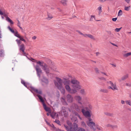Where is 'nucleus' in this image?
Segmentation results:
<instances>
[{
  "instance_id": "f257e3e1",
  "label": "nucleus",
  "mask_w": 131,
  "mask_h": 131,
  "mask_svg": "<svg viewBox=\"0 0 131 131\" xmlns=\"http://www.w3.org/2000/svg\"><path fill=\"white\" fill-rule=\"evenodd\" d=\"M8 13L7 11L3 8H1V15L2 18L3 19L5 18H6V20L11 25L14 24L13 21L8 17Z\"/></svg>"
},
{
  "instance_id": "f03ea898",
  "label": "nucleus",
  "mask_w": 131,
  "mask_h": 131,
  "mask_svg": "<svg viewBox=\"0 0 131 131\" xmlns=\"http://www.w3.org/2000/svg\"><path fill=\"white\" fill-rule=\"evenodd\" d=\"M36 63L40 65L42 69L46 73L49 74V73L50 70L48 66L43 62H41L39 61L36 62Z\"/></svg>"
},
{
  "instance_id": "7ed1b4c3",
  "label": "nucleus",
  "mask_w": 131,
  "mask_h": 131,
  "mask_svg": "<svg viewBox=\"0 0 131 131\" xmlns=\"http://www.w3.org/2000/svg\"><path fill=\"white\" fill-rule=\"evenodd\" d=\"M71 83L73 84L72 85V86L73 89L78 90L81 88V86L80 85V82L76 79H72L71 81Z\"/></svg>"
},
{
  "instance_id": "20e7f679",
  "label": "nucleus",
  "mask_w": 131,
  "mask_h": 131,
  "mask_svg": "<svg viewBox=\"0 0 131 131\" xmlns=\"http://www.w3.org/2000/svg\"><path fill=\"white\" fill-rule=\"evenodd\" d=\"M92 119L91 118H90L88 120V121H86V124L90 128L95 131L96 130V128H95V123L92 121Z\"/></svg>"
},
{
  "instance_id": "39448f33",
  "label": "nucleus",
  "mask_w": 131,
  "mask_h": 131,
  "mask_svg": "<svg viewBox=\"0 0 131 131\" xmlns=\"http://www.w3.org/2000/svg\"><path fill=\"white\" fill-rule=\"evenodd\" d=\"M56 79L57 80L58 82L56 81H54V84L57 87L58 89H60L61 88V86L62 85V80L57 77H56Z\"/></svg>"
},
{
  "instance_id": "423d86ee",
  "label": "nucleus",
  "mask_w": 131,
  "mask_h": 131,
  "mask_svg": "<svg viewBox=\"0 0 131 131\" xmlns=\"http://www.w3.org/2000/svg\"><path fill=\"white\" fill-rule=\"evenodd\" d=\"M27 88L30 90L32 93L33 92H35L40 94H41L42 93L41 91H39L37 89H35L34 88L31 86L30 84V85Z\"/></svg>"
},
{
  "instance_id": "0eeeda50",
  "label": "nucleus",
  "mask_w": 131,
  "mask_h": 131,
  "mask_svg": "<svg viewBox=\"0 0 131 131\" xmlns=\"http://www.w3.org/2000/svg\"><path fill=\"white\" fill-rule=\"evenodd\" d=\"M35 69L37 75L40 78V74L42 73V71L38 65H36L35 67Z\"/></svg>"
},
{
  "instance_id": "6e6552de",
  "label": "nucleus",
  "mask_w": 131,
  "mask_h": 131,
  "mask_svg": "<svg viewBox=\"0 0 131 131\" xmlns=\"http://www.w3.org/2000/svg\"><path fill=\"white\" fill-rule=\"evenodd\" d=\"M73 128L70 127V131H76L78 128V125L76 123H74L73 124Z\"/></svg>"
},
{
  "instance_id": "1a4fd4ad",
  "label": "nucleus",
  "mask_w": 131,
  "mask_h": 131,
  "mask_svg": "<svg viewBox=\"0 0 131 131\" xmlns=\"http://www.w3.org/2000/svg\"><path fill=\"white\" fill-rule=\"evenodd\" d=\"M66 99L67 101L71 103L72 102L73 100V97L72 95L70 94H68L66 96Z\"/></svg>"
},
{
  "instance_id": "9d476101",
  "label": "nucleus",
  "mask_w": 131,
  "mask_h": 131,
  "mask_svg": "<svg viewBox=\"0 0 131 131\" xmlns=\"http://www.w3.org/2000/svg\"><path fill=\"white\" fill-rule=\"evenodd\" d=\"M83 115L86 118L88 119V120H89V118H91V115L90 112L88 111H85Z\"/></svg>"
},
{
  "instance_id": "9b49d317",
  "label": "nucleus",
  "mask_w": 131,
  "mask_h": 131,
  "mask_svg": "<svg viewBox=\"0 0 131 131\" xmlns=\"http://www.w3.org/2000/svg\"><path fill=\"white\" fill-rule=\"evenodd\" d=\"M44 109L45 110L47 111L49 113H51V110L50 108L49 107H47L46 104H44L43 105Z\"/></svg>"
},
{
  "instance_id": "f8f14e48",
  "label": "nucleus",
  "mask_w": 131,
  "mask_h": 131,
  "mask_svg": "<svg viewBox=\"0 0 131 131\" xmlns=\"http://www.w3.org/2000/svg\"><path fill=\"white\" fill-rule=\"evenodd\" d=\"M21 83L23 84L25 87L28 88V87L30 85V83L28 82H25V81L21 80Z\"/></svg>"
},
{
  "instance_id": "ddd939ff",
  "label": "nucleus",
  "mask_w": 131,
  "mask_h": 131,
  "mask_svg": "<svg viewBox=\"0 0 131 131\" xmlns=\"http://www.w3.org/2000/svg\"><path fill=\"white\" fill-rule=\"evenodd\" d=\"M73 106L74 108L75 109V110L78 112L80 111V109L79 108V106L77 104L74 103L73 104Z\"/></svg>"
},
{
  "instance_id": "4468645a",
  "label": "nucleus",
  "mask_w": 131,
  "mask_h": 131,
  "mask_svg": "<svg viewBox=\"0 0 131 131\" xmlns=\"http://www.w3.org/2000/svg\"><path fill=\"white\" fill-rule=\"evenodd\" d=\"M41 81L42 82L46 84H47L48 83L49 81L45 77H43V79H42Z\"/></svg>"
},
{
  "instance_id": "2eb2a0df",
  "label": "nucleus",
  "mask_w": 131,
  "mask_h": 131,
  "mask_svg": "<svg viewBox=\"0 0 131 131\" xmlns=\"http://www.w3.org/2000/svg\"><path fill=\"white\" fill-rule=\"evenodd\" d=\"M64 80L63 82V84L65 85L70 84V81L69 80H67L66 79H64Z\"/></svg>"
},
{
  "instance_id": "dca6fc26",
  "label": "nucleus",
  "mask_w": 131,
  "mask_h": 131,
  "mask_svg": "<svg viewBox=\"0 0 131 131\" xmlns=\"http://www.w3.org/2000/svg\"><path fill=\"white\" fill-rule=\"evenodd\" d=\"M61 101L63 105H68L65 98L62 97L61 98Z\"/></svg>"
},
{
  "instance_id": "f3484780",
  "label": "nucleus",
  "mask_w": 131,
  "mask_h": 131,
  "mask_svg": "<svg viewBox=\"0 0 131 131\" xmlns=\"http://www.w3.org/2000/svg\"><path fill=\"white\" fill-rule=\"evenodd\" d=\"M19 50L22 51V52H24L25 50L24 45L22 44L19 46Z\"/></svg>"
},
{
  "instance_id": "a211bd4d",
  "label": "nucleus",
  "mask_w": 131,
  "mask_h": 131,
  "mask_svg": "<svg viewBox=\"0 0 131 131\" xmlns=\"http://www.w3.org/2000/svg\"><path fill=\"white\" fill-rule=\"evenodd\" d=\"M47 15L48 17L47 18V19L48 20H50L53 18L52 14L51 13L47 12Z\"/></svg>"
},
{
  "instance_id": "6ab92c4d",
  "label": "nucleus",
  "mask_w": 131,
  "mask_h": 131,
  "mask_svg": "<svg viewBox=\"0 0 131 131\" xmlns=\"http://www.w3.org/2000/svg\"><path fill=\"white\" fill-rule=\"evenodd\" d=\"M37 96L38 97L41 102L42 103L43 105L44 104H45L43 99L41 96L40 95H38Z\"/></svg>"
},
{
  "instance_id": "aec40b11",
  "label": "nucleus",
  "mask_w": 131,
  "mask_h": 131,
  "mask_svg": "<svg viewBox=\"0 0 131 131\" xmlns=\"http://www.w3.org/2000/svg\"><path fill=\"white\" fill-rule=\"evenodd\" d=\"M75 99L78 101H81L82 100V97L79 95H76L75 96Z\"/></svg>"
},
{
  "instance_id": "412c9836",
  "label": "nucleus",
  "mask_w": 131,
  "mask_h": 131,
  "mask_svg": "<svg viewBox=\"0 0 131 131\" xmlns=\"http://www.w3.org/2000/svg\"><path fill=\"white\" fill-rule=\"evenodd\" d=\"M76 89H71L70 90V91H69V92L72 94H74L76 93L77 91L76 90Z\"/></svg>"
},
{
  "instance_id": "4be33fe9",
  "label": "nucleus",
  "mask_w": 131,
  "mask_h": 131,
  "mask_svg": "<svg viewBox=\"0 0 131 131\" xmlns=\"http://www.w3.org/2000/svg\"><path fill=\"white\" fill-rule=\"evenodd\" d=\"M60 2L63 5L66 6L67 5V0H61Z\"/></svg>"
},
{
  "instance_id": "5701e85b",
  "label": "nucleus",
  "mask_w": 131,
  "mask_h": 131,
  "mask_svg": "<svg viewBox=\"0 0 131 131\" xmlns=\"http://www.w3.org/2000/svg\"><path fill=\"white\" fill-rule=\"evenodd\" d=\"M71 120L72 122H78L77 118L76 117L74 116H73L72 118H71Z\"/></svg>"
},
{
  "instance_id": "b1692460",
  "label": "nucleus",
  "mask_w": 131,
  "mask_h": 131,
  "mask_svg": "<svg viewBox=\"0 0 131 131\" xmlns=\"http://www.w3.org/2000/svg\"><path fill=\"white\" fill-rule=\"evenodd\" d=\"M67 110V108L66 107H62L61 111L63 113H66Z\"/></svg>"
},
{
  "instance_id": "393cba45",
  "label": "nucleus",
  "mask_w": 131,
  "mask_h": 131,
  "mask_svg": "<svg viewBox=\"0 0 131 131\" xmlns=\"http://www.w3.org/2000/svg\"><path fill=\"white\" fill-rule=\"evenodd\" d=\"M65 87L66 90L68 92H69V91H70V90L71 89L69 86V84L65 85Z\"/></svg>"
},
{
  "instance_id": "a878e982",
  "label": "nucleus",
  "mask_w": 131,
  "mask_h": 131,
  "mask_svg": "<svg viewBox=\"0 0 131 131\" xmlns=\"http://www.w3.org/2000/svg\"><path fill=\"white\" fill-rule=\"evenodd\" d=\"M128 77V74H126L125 75H124L122 77V80H124L126 79Z\"/></svg>"
},
{
  "instance_id": "bb28decb",
  "label": "nucleus",
  "mask_w": 131,
  "mask_h": 131,
  "mask_svg": "<svg viewBox=\"0 0 131 131\" xmlns=\"http://www.w3.org/2000/svg\"><path fill=\"white\" fill-rule=\"evenodd\" d=\"M50 114V115L52 118L54 119L55 118L54 117L56 115V113L55 112H52L51 113H51Z\"/></svg>"
},
{
  "instance_id": "cd10ccee",
  "label": "nucleus",
  "mask_w": 131,
  "mask_h": 131,
  "mask_svg": "<svg viewBox=\"0 0 131 131\" xmlns=\"http://www.w3.org/2000/svg\"><path fill=\"white\" fill-rule=\"evenodd\" d=\"M81 125L83 127L86 128V127H87L86 124L83 121H82L81 122Z\"/></svg>"
},
{
  "instance_id": "c85d7f7f",
  "label": "nucleus",
  "mask_w": 131,
  "mask_h": 131,
  "mask_svg": "<svg viewBox=\"0 0 131 131\" xmlns=\"http://www.w3.org/2000/svg\"><path fill=\"white\" fill-rule=\"evenodd\" d=\"M7 28L13 34H15V32L14 30L13 29H12L9 26H8L7 27Z\"/></svg>"
},
{
  "instance_id": "c756f323",
  "label": "nucleus",
  "mask_w": 131,
  "mask_h": 131,
  "mask_svg": "<svg viewBox=\"0 0 131 131\" xmlns=\"http://www.w3.org/2000/svg\"><path fill=\"white\" fill-rule=\"evenodd\" d=\"M59 90H60L61 93L63 94H64L65 93V90L64 88L62 86H61V88L60 89H58Z\"/></svg>"
},
{
  "instance_id": "7c9ffc66",
  "label": "nucleus",
  "mask_w": 131,
  "mask_h": 131,
  "mask_svg": "<svg viewBox=\"0 0 131 131\" xmlns=\"http://www.w3.org/2000/svg\"><path fill=\"white\" fill-rule=\"evenodd\" d=\"M130 55H131V52L123 54L124 57L125 58L127 57Z\"/></svg>"
},
{
  "instance_id": "2f4dec72",
  "label": "nucleus",
  "mask_w": 131,
  "mask_h": 131,
  "mask_svg": "<svg viewBox=\"0 0 131 131\" xmlns=\"http://www.w3.org/2000/svg\"><path fill=\"white\" fill-rule=\"evenodd\" d=\"M4 55V51L3 49L1 50V57H3Z\"/></svg>"
},
{
  "instance_id": "473e14b6",
  "label": "nucleus",
  "mask_w": 131,
  "mask_h": 131,
  "mask_svg": "<svg viewBox=\"0 0 131 131\" xmlns=\"http://www.w3.org/2000/svg\"><path fill=\"white\" fill-rule=\"evenodd\" d=\"M14 34L15 36L16 37H17L18 38L20 37V36H21L18 34V32L17 31H15Z\"/></svg>"
},
{
  "instance_id": "72a5a7b5",
  "label": "nucleus",
  "mask_w": 131,
  "mask_h": 131,
  "mask_svg": "<svg viewBox=\"0 0 131 131\" xmlns=\"http://www.w3.org/2000/svg\"><path fill=\"white\" fill-rule=\"evenodd\" d=\"M88 37L93 40H95V39L94 38V37H93V36L91 34H88Z\"/></svg>"
},
{
  "instance_id": "f704fd0d",
  "label": "nucleus",
  "mask_w": 131,
  "mask_h": 131,
  "mask_svg": "<svg viewBox=\"0 0 131 131\" xmlns=\"http://www.w3.org/2000/svg\"><path fill=\"white\" fill-rule=\"evenodd\" d=\"M104 114L105 115L109 116H112L113 115V113H110L108 112H105Z\"/></svg>"
},
{
  "instance_id": "c9c22d12",
  "label": "nucleus",
  "mask_w": 131,
  "mask_h": 131,
  "mask_svg": "<svg viewBox=\"0 0 131 131\" xmlns=\"http://www.w3.org/2000/svg\"><path fill=\"white\" fill-rule=\"evenodd\" d=\"M111 86L113 88V89H112L113 90H117V87H116V85L114 84L113 83V84H112Z\"/></svg>"
},
{
  "instance_id": "e433bc0d",
  "label": "nucleus",
  "mask_w": 131,
  "mask_h": 131,
  "mask_svg": "<svg viewBox=\"0 0 131 131\" xmlns=\"http://www.w3.org/2000/svg\"><path fill=\"white\" fill-rule=\"evenodd\" d=\"M16 41L18 45V46H20V44L21 43V41L20 40H18V39H16Z\"/></svg>"
},
{
  "instance_id": "4c0bfd02",
  "label": "nucleus",
  "mask_w": 131,
  "mask_h": 131,
  "mask_svg": "<svg viewBox=\"0 0 131 131\" xmlns=\"http://www.w3.org/2000/svg\"><path fill=\"white\" fill-rule=\"evenodd\" d=\"M100 91L101 92H102L104 93H107L108 92V90L106 89H101Z\"/></svg>"
},
{
  "instance_id": "58836bf2",
  "label": "nucleus",
  "mask_w": 131,
  "mask_h": 131,
  "mask_svg": "<svg viewBox=\"0 0 131 131\" xmlns=\"http://www.w3.org/2000/svg\"><path fill=\"white\" fill-rule=\"evenodd\" d=\"M122 10H120L118 13V16H121L122 15Z\"/></svg>"
},
{
  "instance_id": "ea45409f",
  "label": "nucleus",
  "mask_w": 131,
  "mask_h": 131,
  "mask_svg": "<svg viewBox=\"0 0 131 131\" xmlns=\"http://www.w3.org/2000/svg\"><path fill=\"white\" fill-rule=\"evenodd\" d=\"M78 131H85V129L83 128L79 127L78 128Z\"/></svg>"
},
{
  "instance_id": "a19ab883",
  "label": "nucleus",
  "mask_w": 131,
  "mask_h": 131,
  "mask_svg": "<svg viewBox=\"0 0 131 131\" xmlns=\"http://www.w3.org/2000/svg\"><path fill=\"white\" fill-rule=\"evenodd\" d=\"M130 7V6H129L128 7L125 6V7L124 9L125 10L128 11L129 9V8Z\"/></svg>"
},
{
  "instance_id": "79ce46f5",
  "label": "nucleus",
  "mask_w": 131,
  "mask_h": 131,
  "mask_svg": "<svg viewBox=\"0 0 131 131\" xmlns=\"http://www.w3.org/2000/svg\"><path fill=\"white\" fill-rule=\"evenodd\" d=\"M54 129L56 131H61V130L59 129L58 128H57L56 127H55L54 126L53 127Z\"/></svg>"
},
{
  "instance_id": "37998d69",
  "label": "nucleus",
  "mask_w": 131,
  "mask_h": 131,
  "mask_svg": "<svg viewBox=\"0 0 131 131\" xmlns=\"http://www.w3.org/2000/svg\"><path fill=\"white\" fill-rule=\"evenodd\" d=\"M87 108H89V109H86L87 110L90 111V110H91L92 109V106H91V105L90 104H89L88 105V107Z\"/></svg>"
},
{
  "instance_id": "c03bdc74",
  "label": "nucleus",
  "mask_w": 131,
  "mask_h": 131,
  "mask_svg": "<svg viewBox=\"0 0 131 131\" xmlns=\"http://www.w3.org/2000/svg\"><path fill=\"white\" fill-rule=\"evenodd\" d=\"M54 122L57 123L59 125H61V124H60V122L59 120H56L55 121H54Z\"/></svg>"
},
{
  "instance_id": "a18cd8bd",
  "label": "nucleus",
  "mask_w": 131,
  "mask_h": 131,
  "mask_svg": "<svg viewBox=\"0 0 131 131\" xmlns=\"http://www.w3.org/2000/svg\"><path fill=\"white\" fill-rule=\"evenodd\" d=\"M121 28H116L115 29V30L116 32H118L120 31Z\"/></svg>"
},
{
  "instance_id": "49530a36",
  "label": "nucleus",
  "mask_w": 131,
  "mask_h": 131,
  "mask_svg": "<svg viewBox=\"0 0 131 131\" xmlns=\"http://www.w3.org/2000/svg\"><path fill=\"white\" fill-rule=\"evenodd\" d=\"M80 92L82 94H85V91L84 89H82L81 90Z\"/></svg>"
},
{
  "instance_id": "de8ad7c7",
  "label": "nucleus",
  "mask_w": 131,
  "mask_h": 131,
  "mask_svg": "<svg viewBox=\"0 0 131 131\" xmlns=\"http://www.w3.org/2000/svg\"><path fill=\"white\" fill-rule=\"evenodd\" d=\"M95 71L96 73H99V71L97 68H96L95 69Z\"/></svg>"
},
{
  "instance_id": "09e8293b",
  "label": "nucleus",
  "mask_w": 131,
  "mask_h": 131,
  "mask_svg": "<svg viewBox=\"0 0 131 131\" xmlns=\"http://www.w3.org/2000/svg\"><path fill=\"white\" fill-rule=\"evenodd\" d=\"M19 38H20V41L21 40L24 42H25L26 41L24 39H23V37H21V36H20V37Z\"/></svg>"
},
{
  "instance_id": "8fccbe9b",
  "label": "nucleus",
  "mask_w": 131,
  "mask_h": 131,
  "mask_svg": "<svg viewBox=\"0 0 131 131\" xmlns=\"http://www.w3.org/2000/svg\"><path fill=\"white\" fill-rule=\"evenodd\" d=\"M64 126L66 128V129L68 131H69V127L68 126L65 125H64Z\"/></svg>"
},
{
  "instance_id": "3c124183",
  "label": "nucleus",
  "mask_w": 131,
  "mask_h": 131,
  "mask_svg": "<svg viewBox=\"0 0 131 131\" xmlns=\"http://www.w3.org/2000/svg\"><path fill=\"white\" fill-rule=\"evenodd\" d=\"M17 20L18 21V23H17V25L18 27H20V23L19 20L17 19Z\"/></svg>"
},
{
  "instance_id": "603ef678",
  "label": "nucleus",
  "mask_w": 131,
  "mask_h": 131,
  "mask_svg": "<svg viewBox=\"0 0 131 131\" xmlns=\"http://www.w3.org/2000/svg\"><path fill=\"white\" fill-rule=\"evenodd\" d=\"M126 102L127 104H128L129 105H131V103L130 102V100L127 101Z\"/></svg>"
},
{
  "instance_id": "864d4df0",
  "label": "nucleus",
  "mask_w": 131,
  "mask_h": 131,
  "mask_svg": "<svg viewBox=\"0 0 131 131\" xmlns=\"http://www.w3.org/2000/svg\"><path fill=\"white\" fill-rule=\"evenodd\" d=\"M117 127V126L116 125H112V128L113 129L116 128Z\"/></svg>"
},
{
  "instance_id": "5fc2aeb1",
  "label": "nucleus",
  "mask_w": 131,
  "mask_h": 131,
  "mask_svg": "<svg viewBox=\"0 0 131 131\" xmlns=\"http://www.w3.org/2000/svg\"><path fill=\"white\" fill-rule=\"evenodd\" d=\"M99 78L100 80H104L105 81H106V79L103 77H101V78Z\"/></svg>"
},
{
  "instance_id": "6e6d98bb",
  "label": "nucleus",
  "mask_w": 131,
  "mask_h": 131,
  "mask_svg": "<svg viewBox=\"0 0 131 131\" xmlns=\"http://www.w3.org/2000/svg\"><path fill=\"white\" fill-rule=\"evenodd\" d=\"M74 114L77 116L79 115V114L76 112H74Z\"/></svg>"
},
{
  "instance_id": "4d7b16f0",
  "label": "nucleus",
  "mask_w": 131,
  "mask_h": 131,
  "mask_svg": "<svg viewBox=\"0 0 131 131\" xmlns=\"http://www.w3.org/2000/svg\"><path fill=\"white\" fill-rule=\"evenodd\" d=\"M106 126L107 127H111L112 128V125H111L110 124H108Z\"/></svg>"
},
{
  "instance_id": "13d9d810",
  "label": "nucleus",
  "mask_w": 131,
  "mask_h": 131,
  "mask_svg": "<svg viewBox=\"0 0 131 131\" xmlns=\"http://www.w3.org/2000/svg\"><path fill=\"white\" fill-rule=\"evenodd\" d=\"M117 19V18L116 17L115 18H113L112 19V20L114 21H115Z\"/></svg>"
},
{
  "instance_id": "bf43d9fd",
  "label": "nucleus",
  "mask_w": 131,
  "mask_h": 131,
  "mask_svg": "<svg viewBox=\"0 0 131 131\" xmlns=\"http://www.w3.org/2000/svg\"><path fill=\"white\" fill-rule=\"evenodd\" d=\"M106 31L107 33L109 35H111L112 34L111 32V31Z\"/></svg>"
},
{
  "instance_id": "052dcab7",
  "label": "nucleus",
  "mask_w": 131,
  "mask_h": 131,
  "mask_svg": "<svg viewBox=\"0 0 131 131\" xmlns=\"http://www.w3.org/2000/svg\"><path fill=\"white\" fill-rule=\"evenodd\" d=\"M81 111L82 113H83V115L84 114L85 112V110L83 109H82Z\"/></svg>"
},
{
  "instance_id": "680f3d73",
  "label": "nucleus",
  "mask_w": 131,
  "mask_h": 131,
  "mask_svg": "<svg viewBox=\"0 0 131 131\" xmlns=\"http://www.w3.org/2000/svg\"><path fill=\"white\" fill-rule=\"evenodd\" d=\"M101 8L102 7L101 6H99L98 7V9L99 11H102Z\"/></svg>"
},
{
  "instance_id": "e2e57ef3",
  "label": "nucleus",
  "mask_w": 131,
  "mask_h": 131,
  "mask_svg": "<svg viewBox=\"0 0 131 131\" xmlns=\"http://www.w3.org/2000/svg\"><path fill=\"white\" fill-rule=\"evenodd\" d=\"M76 31L77 32H78L79 33V34H80L81 35H82V34H83V33H82V32H80V31H79V30H76Z\"/></svg>"
},
{
  "instance_id": "0e129e2a",
  "label": "nucleus",
  "mask_w": 131,
  "mask_h": 131,
  "mask_svg": "<svg viewBox=\"0 0 131 131\" xmlns=\"http://www.w3.org/2000/svg\"><path fill=\"white\" fill-rule=\"evenodd\" d=\"M24 54V55L25 56H27V53H26V52L25 51H24V52H22Z\"/></svg>"
},
{
  "instance_id": "69168bd1",
  "label": "nucleus",
  "mask_w": 131,
  "mask_h": 131,
  "mask_svg": "<svg viewBox=\"0 0 131 131\" xmlns=\"http://www.w3.org/2000/svg\"><path fill=\"white\" fill-rule=\"evenodd\" d=\"M82 35L83 36H84L85 37H88V34H83Z\"/></svg>"
},
{
  "instance_id": "338daca9",
  "label": "nucleus",
  "mask_w": 131,
  "mask_h": 131,
  "mask_svg": "<svg viewBox=\"0 0 131 131\" xmlns=\"http://www.w3.org/2000/svg\"><path fill=\"white\" fill-rule=\"evenodd\" d=\"M45 122H46V123L49 125V126H51L50 125V124L46 120H45Z\"/></svg>"
},
{
  "instance_id": "774afa93",
  "label": "nucleus",
  "mask_w": 131,
  "mask_h": 131,
  "mask_svg": "<svg viewBox=\"0 0 131 131\" xmlns=\"http://www.w3.org/2000/svg\"><path fill=\"white\" fill-rule=\"evenodd\" d=\"M108 83H110V85L111 86L112 85V84H113V83L111 81H110L109 82H107Z\"/></svg>"
}]
</instances>
